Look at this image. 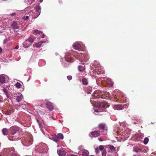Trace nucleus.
Here are the masks:
<instances>
[{"mask_svg": "<svg viewBox=\"0 0 156 156\" xmlns=\"http://www.w3.org/2000/svg\"><path fill=\"white\" fill-rule=\"evenodd\" d=\"M48 151V149L46 144H43L40 145L37 148V151L41 154H46Z\"/></svg>", "mask_w": 156, "mask_h": 156, "instance_id": "f257e3e1", "label": "nucleus"}, {"mask_svg": "<svg viewBox=\"0 0 156 156\" xmlns=\"http://www.w3.org/2000/svg\"><path fill=\"white\" fill-rule=\"evenodd\" d=\"M98 128L99 130H101L102 134H106L107 133L108 129L105 123H102L99 124L98 126Z\"/></svg>", "mask_w": 156, "mask_h": 156, "instance_id": "f03ea898", "label": "nucleus"}, {"mask_svg": "<svg viewBox=\"0 0 156 156\" xmlns=\"http://www.w3.org/2000/svg\"><path fill=\"white\" fill-rule=\"evenodd\" d=\"M79 60L81 61L86 62L89 58V56L86 52L80 53L79 54Z\"/></svg>", "mask_w": 156, "mask_h": 156, "instance_id": "7ed1b4c3", "label": "nucleus"}, {"mask_svg": "<svg viewBox=\"0 0 156 156\" xmlns=\"http://www.w3.org/2000/svg\"><path fill=\"white\" fill-rule=\"evenodd\" d=\"M94 72L95 74L98 75L102 74L103 72L102 69L99 65L98 66H94Z\"/></svg>", "mask_w": 156, "mask_h": 156, "instance_id": "20e7f679", "label": "nucleus"}, {"mask_svg": "<svg viewBox=\"0 0 156 156\" xmlns=\"http://www.w3.org/2000/svg\"><path fill=\"white\" fill-rule=\"evenodd\" d=\"M100 130H96L91 132L90 134V136L91 137H97L100 135Z\"/></svg>", "mask_w": 156, "mask_h": 156, "instance_id": "39448f33", "label": "nucleus"}, {"mask_svg": "<svg viewBox=\"0 0 156 156\" xmlns=\"http://www.w3.org/2000/svg\"><path fill=\"white\" fill-rule=\"evenodd\" d=\"M19 128L16 126L12 127H10L9 129L10 132L12 135H14L15 134L17 131H19Z\"/></svg>", "mask_w": 156, "mask_h": 156, "instance_id": "423d86ee", "label": "nucleus"}, {"mask_svg": "<svg viewBox=\"0 0 156 156\" xmlns=\"http://www.w3.org/2000/svg\"><path fill=\"white\" fill-rule=\"evenodd\" d=\"M110 94L108 92H103V94L101 92V94H100V96H101V98H106L109 97Z\"/></svg>", "mask_w": 156, "mask_h": 156, "instance_id": "0eeeda50", "label": "nucleus"}, {"mask_svg": "<svg viewBox=\"0 0 156 156\" xmlns=\"http://www.w3.org/2000/svg\"><path fill=\"white\" fill-rule=\"evenodd\" d=\"M11 26L13 29L15 30L18 29L19 28L18 23L16 21H13L11 25Z\"/></svg>", "mask_w": 156, "mask_h": 156, "instance_id": "6e6552de", "label": "nucleus"}, {"mask_svg": "<svg viewBox=\"0 0 156 156\" xmlns=\"http://www.w3.org/2000/svg\"><path fill=\"white\" fill-rule=\"evenodd\" d=\"M46 107L49 109V110H53L54 109L53 106L51 102H47L46 103Z\"/></svg>", "mask_w": 156, "mask_h": 156, "instance_id": "1a4fd4ad", "label": "nucleus"}, {"mask_svg": "<svg viewBox=\"0 0 156 156\" xmlns=\"http://www.w3.org/2000/svg\"><path fill=\"white\" fill-rule=\"evenodd\" d=\"M99 105L100 107L105 108H107L109 106L108 104L105 102L100 103Z\"/></svg>", "mask_w": 156, "mask_h": 156, "instance_id": "9d476101", "label": "nucleus"}, {"mask_svg": "<svg viewBox=\"0 0 156 156\" xmlns=\"http://www.w3.org/2000/svg\"><path fill=\"white\" fill-rule=\"evenodd\" d=\"M104 146L103 145H100L99 147H97L95 148V152L97 154H98L100 152V151H102L104 149Z\"/></svg>", "mask_w": 156, "mask_h": 156, "instance_id": "9b49d317", "label": "nucleus"}, {"mask_svg": "<svg viewBox=\"0 0 156 156\" xmlns=\"http://www.w3.org/2000/svg\"><path fill=\"white\" fill-rule=\"evenodd\" d=\"M57 152L59 156H65L66 155V153L62 148H60Z\"/></svg>", "mask_w": 156, "mask_h": 156, "instance_id": "f8f14e48", "label": "nucleus"}, {"mask_svg": "<svg viewBox=\"0 0 156 156\" xmlns=\"http://www.w3.org/2000/svg\"><path fill=\"white\" fill-rule=\"evenodd\" d=\"M16 101L17 102H20L23 98V96L22 94L20 93H17V95H16Z\"/></svg>", "mask_w": 156, "mask_h": 156, "instance_id": "ddd939ff", "label": "nucleus"}, {"mask_svg": "<svg viewBox=\"0 0 156 156\" xmlns=\"http://www.w3.org/2000/svg\"><path fill=\"white\" fill-rule=\"evenodd\" d=\"M31 44L29 41L27 40H26L23 43V47L25 48H27L31 45Z\"/></svg>", "mask_w": 156, "mask_h": 156, "instance_id": "4468645a", "label": "nucleus"}, {"mask_svg": "<svg viewBox=\"0 0 156 156\" xmlns=\"http://www.w3.org/2000/svg\"><path fill=\"white\" fill-rule=\"evenodd\" d=\"M14 112L13 109L11 108L9 110H6L4 112V113L7 115H9L12 113Z\"/></svg>", "mask_w": 156, "mask_h": 156, "instance_id": "2eb2a0df", "label": "nucleus"}, {"mask_svg": "<svg viewBox=\"0 0 156 156\" xmlns=\"http://www.w3.org/2000/svg\"><path fill=\"white\" fill-rule=\"evenodd\" d=\"M5 76L4 75H1L0 76V82L2 84L5 83L6 81Z\"/></svg>", "mask_w": 156, "mask_h": 156, "instance_id": "dca6fc26", "label": "nucleus"}, {"mask_svg": "<svg viewBox=\"0 0 156 156\" xmlns=\"http://www.w3.org/2000/svg\"><path fill=\"white\" fill-rule=\"evenodd\" d=\"M101 94V92H99V91H96L94 92V96L95 97V98H101V96L100 94Z\"/></svg>", "mask_w": 156, "mask_h": 156, "instance_id": "f3484780", "label": "nucleus"}, {"mask_svg": "<svg viewBox=\"0 0 156 156\" xmlns=\"http://www.w3.org/2000/svg\"><path fill=\"white\" fill-rule=\"evenodd\" d=\"M114 109L117 110H121L122 109V106L121 105H114Z\"/></svg>", "mask_w": 156, "mask_h": 156, "instance_id": "a211bd4d", "label": "nucleus"}, {"mask_svg": "<svg viewBox=\"0 0 156 156\" xmlns=\"http://www.w3.org/2000/svg\"><path fill=\"white\" fill-rule=\"evenodd\" d=\"M81 45L79 44H76L73 45V48L77 50L80 51V50Z\"/></svg>", "mask_w": 156, "mask_h": 156, "instance_id": "6ab92c4d", "label": "nucleus"}, {"mask_svg": "<svg viewBox=\"0 0 156 156\" xmlns=\"http://www.w3.org/2000/svg\"><path fill=\"white\" fill-rule=\"evenodd\" d=\"M85 91L87 92V94H90L91 92L92 91V87L90 86H89L88 87L86 88H85Z\"/></svg>", "mask_w": 156, "mask_h": 156, "instance_id": "aec40b11", "label": "nucleus"}, {"mask_svg": "<svg viewBox=\"0 0 156 156\" xmlns=\"http://www.w3.org/2000/svg\"><path fill=\"white\" fill-rule=\"evenodd\" d=\"M65 60L68 62H73V60L70 56H66L65 57Z\"/></svg>", "mask_w": 156, "mask_h": 156, "instance_id": "412c9836", "label": "nucleus"}, {"mask_svg": "<svg viewBox=\"0 0 156 156\" xmlns=\"http://www.w3.org/2000/svg\"><path fill=\"white\" fill-rule=\"evenodd\" d=\"M82 156H88L89 152L88 151L85 150H83L82 151Z\"/></svg>", "mask_w": 156, "mask_h": 156, "instance_id": "4be33fe9", "label": "nucleus"}, {"mask_svg": "<svg viewBox=\"0 0 156 156\" xmlns=\"http://www.w3.org/2000/svg\"><path fill=\"white\" fill-rule=\"evenodd\" d=\"M7 150L8 152H10L9 154V156H17L16 154L15 153H13L14 151H13L11 150V151H10V149H8Z\"/></svg>", "mask_w": 156, "mask_h": 156, "instance_id": "5701e85b", "label": "nucleus"}, {"mask_svg": "<svg viewBox=\"0 0 156 156\" xmlns=\"http://www.w3.org/2000/svg\"><path fill=\"white\" fill-rule=\"evenodd\" d=\"M78 69L79 71L80 72H82L84 70L85 68L84 66L79 65L78 67Z\"/></svg>", "mask_w": 156, "mask_h": 156, "instance_id": "b1692460", "label": "nucleus"}, {"mask_svg": "<svg viewBox=\"0 0 156 156\" xmlns=\"http://www.w3.org/2000/svg\"><path fill=\"white\" fill-rule=\"evenodd\" d=\"M82 82L83 84L84 85H87L88 83V81L86 78H83L82 80Z\"/></svg>", "mask_w": 156, "mask_h": 156, "instance_id": "393cba45", "label": "nucleus"}, {"mask_svg": "<svg viewBox=\"0 0 156 156\" xmlns=\"http://www.w3.org/2000/svg\"><path fill=\"white\" fill-rule=\"evenodd\" d=\"M52 138L53 140L56 142H58L60 140L59 138L56 135L53 136Z\"/></svg>", "mask_w": 156, "mask_h": 156, "instance_id": "a878e982", "label": "nucleus"}, {"mask_svg": "<svg viewBox=\"0 0 156 156\" xmlns=\"http://www.w3.org/2000/svg\"><path fill=\"white\" fill-rule=\"evenodd\" d=\"M35 39V37L33 36H30L28 39L27 40L32 44L34 41V39Z\"/></svg>", "mask_w": 156, "mask_h": 156, "instance_id": "bb28decb", "label": "nucleus"}, {"mask_svg": "<svg viewBox=\"0 0 156 156\" xmlns=\"http://www.w3.org/2000/svg\"><path fill=\"white\" fill-rule=\"evenodd\" d=\"M2 132L3 134L5 135H8V130L6 128H4L2 130Z\"/></svg>", "mask_w": 156, "mask_h": 156, "instance_id": "cd10ccee", "label": "nucleus"}, {"mask_svg": "<svg viewBox=\"0 0 156 156\" xmlns=\"http://www.w3.org/2000/svg\"><path fill=\"white\" fill-rule=\"evenodd\" d=\"M107 146L112 151H116L115 147L113 145H107Z\"/></svg>", "mask_w": 156, "mask_h": 156, "instance_id": "c85d7f7f", "label": "nucleus"}, {"mask_svg": "<svg viewBox=\"0 0 156 156\" xmlns=\"http://www.w3.org/2000/svg\"><path fill=\"white\" fill-rule=\"evenodd\" d=\"M133 151L136 153H139L141 151V150L140 148L136 147H134Z\"/></svg>", "mask_w": 156, "mask_h": 156, "instance_id": "c756f323", "label": "nucleus"}, {"mask_svg": "<svg viewBox=\"0 0 156 156\" xmlns=\"http://www.w3.org/2000/svg\"><path fill=\"white\" fill-rule=\"evenodd\" d=\"M107 153L106 150L105 149H103V150H102L101 153L102 156H106Z\"/></svg>", "mask_w": 156, "mask_h": 156, "instance_id": "7c9ffc66", "label": "nucleus"}, {"mask_svg": "<svg viewBox=\"0 0 156 156\" xmlns=\"http://www.w3.org/2000/svg\"><path fill=\"white\" fill-rule=\"evenodd\" d=\"M34 45L37 48H39L41 46V42H39L38 43H36L35 44H33V46H34Z\"/></svg>", "mask_w": 156, "mask_h": 156, "instance_id": "2f4dec72", "label": "nucleus"}, {"mask_svg": "<svg viewBox=\"0 0 156 156\" xmlns=\"http://www.w3.org/2000/svg\"><path fill=\"white\" fill-rule=\"evenodd\" d=\"M16 87L18 88H20L22 86V85L19 82H17L15 84Z\"/></svg>", "mask_w": 156, "mask_h": 156, "instance_id": "473e14b6", "label": "nucleus"}, {"mask_svg": "<svg viewBox=\"0 0 156 156\" xmlns=\"http://www.w3.org/2000/svg\"><path fill=\"white\" fill-rule=\"evenodd\" d=\"M59 139H62L63 138V136L62 133H58L57 135Z\"/></svg>", "mask_w": 156, "mask_h": 156, "instance_id": "72a5a7b5", "label": "nucleus"}, {"mask_svg": "<svg viewBox=\"0 0 156 156\" xmlns=\"http://www.w3.org/2000/svg\"><path fill=\"white\" fill-rule=\"evenodd\" d=\"M149 141V139L147 137H146L144 138V143L145 144H146Z\"/></svg>", "mask_w": 156, "mask_h": 156, "instance_id": "f704fd0d", "label": "nucleus"}, {"mask_svg": "<svg viewBox=\"0 0 156 156\" xmlns=\"http://www.w3.org/2000/svg\"><path fill=\"white\" fill-rule=\"evenodd\" d=\"M35 10L36 12V13H40V7L39 6H37L36 7L35 9Z\"/></svg>", "mask_w": 156, "mask_h": 156, "instance_id": "c9c22d12", "label": "nucleus"}, {"mask_svg": "<svg viewBox=\"0 0 156 156\" xmlns=\"http://www.w3.org/2000/svg\"><path fill=\"white\" fill-rule=\"evenodd\" d=\"M40 14V13L38 12V13H34V18L35 19L36 18H37Z\"/></svg>", "mask_w": 156, "mask_h": 156, "instance_id": "e433bc0d", "label": "nucleus"}, {"mask_svg": "<svg viewBox=\"0 0 156 156\" xmlns=\"http://www.w3.org/2000/svg\"><path fill=\"white\" fill-rule=\"evenodd\" d=\"M34 31V32L35 33H36L39 34H40L42 33V32L40 31L39 30H35Z\"/></svg>", "mask_w": 156, "mask_h": 156, "instance_id": "4c0bfd02", "label": "nucleus"}, {"mask_svg": "<svg viewBox=\"0 0 156 156\" xmlns=\"http://www.w3.org/2000/svg\"><path fill=\"white\" fill-rule=\"evenodd\" d=\"M29 16H24L23 17V19H24V20H27L28 19H29Z\"/></svg>", "mask_w": 156, "mask_h": 156, "instance_id": "58836bf2", "label": "nucleus"}, {"mask_svg": "<svg viewBox=\"0 0 156 156\" xmlns=\"http://www.w3.org/2000/svg\"><path fill=\"white\" fill-rule=\"evenodd\" d=\"M8 41V40L6 38H5L3 41V43L4 44H5Z\"/></svg>", "mask_w": 156, "mask_h": 156, "instance_id": "ea45409f", "label": "nucleus"}, {"mask_svg": "<svg viewBox=\"0 0 156 156\" xmlns=\"http://www.w3.org/2000/svg\"><path fill=\"white\" fill-rule=\"evenodd\" d=\"M67 79L68 80H70L72 79V76H67Z\"/></svg>", "mask_w": 156, "mask_h": 156, "instance_id": "a19ab883", "label": "nucleus"}, {"mask_svg": "<svg viewBox=\"0 0 156 156\" xmlns=\"http://www.w3.org/2000/svg\"><path fill=\"white\" fill-rule=\"evenodd\" d=\"M2 90L4 92H5V94L6 93H7L8 92V90L6 89H3Z\"/></svg>", "mask_w": 156, "mask_h": 156, "instance_id": "79ce46f5", "label": "nucleus"}, {"mask_svg": "<svg viewBox=\"0 0 156 156\" xmlns=\"http://www.w3.org/2000/svg\"><path fill=\"white\" fill-rule=\"evenodd\" d=\"M12 98L15 97V98H16V95H17V93H16L15 94H12Z\"/></svg>", "mask_w": 156, "mask_h": 156, "instance_id": "37998d69", "label": "nucleus"}, {"mask_svg": "<svg viewBox=\"0 0 156 156\" xmlns=\"http://www.w3.org/2000/svg\"><path fill=\"white\" fill-rule=\"evenodd\" d=\"M6 95L8 98H9L10 97V95L9 94V93L8 92L6 94Z\"/></svg>", "mask_w": 156, "mask_h": 156, "instance_id": "c03bdc74", "label": "nucleus"}, {"mask_svg": "<svg viewBox=\"0 0 156 156\" xmlns=\"http://www.w3.org/2000/svg\"><path fill=\"white\" fill-rule=\"evenodd\" d=\"M40 42H41V44H42L43 43H45L46 41H41Z\"/></svg>", "mask_w": 156, "mask_h": 156, "instance_id": "a18cd8bd", "label": "nucleus"}, {"mask_svg": "<svg viewBox=\"0 0 156 156\" xmlns=\"http://www.w3.org/2000/svg\"><path fill=\"white\" fill-rule=\"evenodd\" d=\"M16 15V13H12V14H11V16H14V15Z\"/></svg>", "mask_w": 156, "mask_h": 156, "instance_id": "49530a36", "label": "nucleus"}, {"mask_svg": "<svg viewBox=\"0 0 156 156\" xmlns=\"http://www.w3.org/2000/svg\"><path fill=\"white\" fill-rule=\"evenodd\" d=\"M2 48L0 47V53L2 52Z\"/></svg>", "mask_w": 156, "mask_h": 156, "instance_id": "de8ad7c7", "label": "nucleus"}, {"mask_svg": "<svg viewBox=\"0 0 156 156\" xmlns=\"http://www.w3.org/2000/svg\"><path fill=\"white\" fill-rule=\"evenodd\" d=\"M98 140L100 141H103V140H102V139H101V138H99L98 139Z\"/></svg>", "mask_w": 156, "mask_h": 156, "instance_id": "09e8293b", "label": "nucleus"}, {"mask_svg": "<svg viewBox=\"0 0 156 156\" xmlns=\"http://www.w3.org/2000/svg\"><path fill=\"white\" fill-rule=\"evenodd\" d=\"M44 36H45L44 34H42V36H41V37L42 38H44Z\"/></svg>", "mask_w": 156, "mask_h": 156, "instance_id": "8fccbe9b", "label": "nucleus"}, {"mask_svg": "<svg viewBox=\"0 0 156 156\" xmlns=\"http://www.w3.org/2000/svg\"><path fill=\"white\" fill-rule=\"evenodd\" d=\"M33 12L31 10L29 13L28 14H30L31 13H33Z\"/></svg>", "mask_w": 156, "mask_h": 156, "instance_id": "3c124183", "label": "nucleus"}, {"mask_svg": "<svg viewBox=\"0 0 156 156\" xmlns=\"http://www.w3.org/2000/svg\"><path fill=\"white\" fill-rule=\"evenodd\" d=\"M18 48H19V47H18V46H16V47H15V49H18Z\"/></svg>", "mask_w": 156, "mask_h": 156, "instance_id": "603ef678", "label": "nucleus"}, {"mask_svg": "<svg viewBox=\"0 0 156 156\" xmlns=\"http://www.w3.org/2000/svg\"><path fill=\"white\" fill-rule=\"evenodd\" d=\"M71 156H78V155H74L73 154H71Z\"/></svg>", "mask_w": 156, "mask_h": 156, "instance_id": "864d4df0", "label": "nucleus"}, {"mask_svg": "<svg viewBox=\"0 0 156 156\" xmlns=\"http://www.w3.org/2000/svg\"><path fill=\"white\" fill-rule=\"evenodd\" d=\"M94 112H98V110H94Z\"/></svg>", "mask_w": 156, "mask_h": 156, "instance_id": "5fc2aeb1", "label": "nucleus"}, {"mask_svg": "<svg viewBox=\"0 0 156 156\" xmlns=\"http://www.w3.org/2000/svg\"><path fill=\"white\" fill-rule=\"evenodd\" d=\"M83 147V146H80V147H79V149H80L81 148V147Z\"/></svg>", "mask_w": 156, "mask_h": 156, "instance_id": "6e6d98bb", "label": "nucleus"}, {"mask_svg": "<svg viewBox=\"0 0 156 156\" xmlns=\"http://www.w3.org/2000/svg\"><path fill=\"white\" fill-rule=\"evenodd\" d=\"M17 106H18V107H20V105H17Z\"/></svg>", "mask_w": 156, "mask_h": 156, "instance_id": "4d7b16f0", "label": "nucleus"}, {"mask_svg": "<svg viewBox=\"0 0 156 156\" xmlns=\"http://www.w3.org/2000/svg\"><path fill=\"white\" fill-rule=\"evenodd\" d=\"M42 1H43V0H40V1L41 2H42Z\"/></svg>", "mask_w": 156, "mask_h": 156, "instance_id": "13d9d810", "label": "nucleus"}]
</instances>
